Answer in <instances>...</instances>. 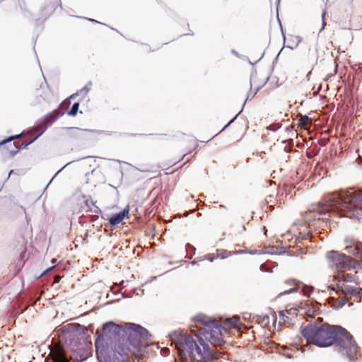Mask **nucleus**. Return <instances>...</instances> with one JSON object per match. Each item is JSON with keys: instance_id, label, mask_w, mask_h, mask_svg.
<instances>
[{"instance_id": "1", "label": "nucleus", "mask_w": 362, "mask_h": 362, "mask_svg": "<svg viewBox=\"0 0 362 362\" xmlns=\"http://www.w3.org/2000/svg\"><path fill=\"white\" fill-rule=\"evenodd\" d=\"M199 333L196 334L197 341L189 336H183L175 331L170 334V340L176 344L177 351L181 357L180 362H214L221 356V353L211 349L207 342L213 346H222L225 341L222 337V329L225 328L216 321L203 314L193 318Z\"/></svg>"}, {"instance_id": "2", "label": "nucleus", "mask_w": 362, "mask_h": 362, "mask_svg": "<svg viewBox=\"0 0 362 362\" xmlns=\"http://www.w3.org/2000/svg\"><path fill=\"white\" fill-rule=\"evenodd\" d=\"M300 333L308 341L319 347L334 345L338 352L350 361H356L359 356V348L352 335L341 326L309 323L300 327Z\"/></svg>"}, {"instance_id": "3", "label": "nucleus", "mask_w": 362, "mask_h": 362, "mask_svg": "<svg viewBox=\"0 0 362 362\" xmlns=\"http://www.w3.org/2000/svg\"><path fill=\"white\" fill-rule=\"evenodd\" d=\"M128 345L139 349L143 346L142 341L137 334H133V328H129L127 323L124 327L116 325L113 322H107L103 325L101 337L95 341V351L99 362L102 358L106 361L110 357V352L122 356Z\"/></svg>"}, {"instance_id": "4", "label": "nucleus", "mask_w": 362, "mask_h": 362, "mask_svg": "<svg viewBox=\"0 0 362 362\" xmlns=\"http://www.w3.org/2000/svg\"><path fill=\"white\" fill-rule=\"evenodd\" d=\"M317 213L320 215L336 213L339 217L362 219V191L349 188L332 192L325 198V204L319 205Z\"/></svg>"}, {"instance_id": "5", "label": "nucleus", "mask_w": 362, "mask_h": 362, "mask_svg": "<svg viewBox=\"0 0 362 362\" xmlns=\"http://www.w3.org/2000/svg\"><path fill=\"white\" fill-rule=\"evenodd\" d=\"M70 358L74 362H82L92 354L91 343L82 334L70 348Z\"/></svg>"}, {"instance_id": "6", "label": "nucleus", "mask_w": 362, "mask_h": 362, "mask_svg": "<svg viewBox=\"0 0 362 362\" xmlns=\"http://www.w3.org/2000/svg\"><path fill=\"white\" fill-rule=\"evenodd\" d=\"M326 257L333 264L331 267L348 270L356 268V262L352 258L338 251H329L327 252Z\"/></svg>"}, {"instance_id": "7", "label": "nucleus", "mask_w": 362, "mask_h": 362, "mask_svg": "<svg viewBox=\"0 0 362 362\" xmlns=\"http://www.w3.org/2000/svg\"><path fill=\"white\" fill-rule=\"evenodd\" d=\"M328 288L335 291L337 293H341L344 295L362 296V288H358L349 285H341L337 283L336 285L329 286Z\"/></svg>"}, {"instance_id": "8", "label": "nucleus", "mask_w": 362, "mask_h": 362, "mask_svg": "<svg viewBox=\"0 0 362 362\" xmlns=\"http://www.w3.org/2000/svg\"><path fill=\"white\" fill-rule=\"evenodd\" d=\"M127 326L129 328H133V334L134 335L137 334L142 341H147L151 337L148 331L139 325L129 322L127 323Z\"/></svg>"}, {"instance_id": "9", "label": "nucleus", "mask_w": 362, "mask_h": 362, "mask_svg": "<svg viewBox=\"0 0 362 362\" xmlns=\"http://www.w3.org/2000/svg\"><path fill=\"white\" fill-rule=\"evenodd\" d=\"M334 281L338 282H354L358 284V277L355 275L344 273V272L338 271L337 273L333 276Z\"/></svg>"}, {"instance_id": "10", "label": "nucleus", "mask_w": 362, "mask_h": 362, "mask_svg": "<svg viewBox=\"0 0 362 362\" xmlns=\"http://www.w3.org/2000/svg\"><path fill=\"white\" fill-rule=\"evenodd\" d=\"M129 211V206H127L120 212L114 214L109 219L110 224L112 226L119 224V223H121L123 221L124 217L128 215Z\"/></svg>"}, {"instance_id": "11", "label": "nucleus", "mask_w": 362, "mask_h": 362, "mask_svg": "<svg viewBox=\"0 0 362 362\" xmlns=\"http://www.w3.org/2000/svg\"><path fill=\"white\" fill-rule=\"evenodd\" d=\"M59 116L60 112L58 110H54L52 113L47 115L42 120L47 127H49Z\"/></svg>"}, {"instance_id": "12", "label": "nucleus", "mask_w": 362, "mask_h": 362, "mask_svg": "<svg viewBox=\"0 0 362 362\" xmlns=\"http://www.w3.org/2000/svg\"><path fill=\"white\" fill-rule=\"evenodd\" d=\"M47 127L42 120L34 126L33 130L38 132L37 135L35 137L36 140L47 130Z\"/></svg>"}, {"instance_id": "13", "label": "nucleus", "mask_w": 362, "mask_h": 362, "mask_svg": "<svg viewBox=\"0 0 362 362\" xmlns=\"http://www.w3.org/2000/svg\"><path fill=\"white\" fill-rule=\"evenodd\" d=\"M35 141H36V139L34 137L32 140H30L28 143H22L20 146H17L16 143H13L11 145H13L16 148V151H13L12 150L10 151V153H11V156H15L19 149L26 148L29 145L33 144Z\"/></svg>"}, {"instance_id": "14", "label": "nucleus", "mask_w": 362, "mask_h": 362, "mask_svg": "<svg viewBox=\"0 0 362 362\" xmlns=\"http://www.w3.org/2000/svg\"><path fill=\"white\" fill-rule=\"evenodd\" d=\"M54 362H69L67 356L61 351H57L53 354Z\"/></svg>"}, {"instance_id": "15", "label": "nucleus", "mask_w": 362, "mask_h": 362, "mask_svg": "<svg viewBox=\"0 0 362 362\" xmlns=\"http://www.w3.org/2000/svg\"><path fill=\"white\" fill-rule=\"evenodd\" d=\"M79 109V103H75L73 104L70 110L68 112V115L72 117H74L77 115Z\"/></svg>"}, {"instance_id": "16", "label": "nucleus", "mask_w": 362, "mask_h": 362, "mask_svg": "<svg viewBox=\"0 0 362 362\" xmlns=\"http://www.w3.org/2000/svg\"><path fill=\"white\" fill-rule=\"evenodd\" d=\"M297 291H298V288L297 287H292L291 288L286 289V290L279 293V294L277 296V298H280V297H281V296H283L284 295L290 294V293L296 292Z\"/></svg>"}, {"instance_id": "17", "label": "nucleus", "mask_w": 362, "mask_h": 362, "mask_svg": "<svg viewBox=\"0 0 362 362\" xmlns=\"http://www.w3.org/2000/svg\"><path fill=\"white\" fill-rule=\"evenodd\" d=\"M19 136H20V135H15V136H10L7 139L4 140L1 142H0V146L4 145V144H5L6 143H10L12 141L18 139Z\"/></svg>"}, {"instance_id": "18", "label": "nucleus", "mask_w": 362, "mask_h": 362, "mask_svg": "<svg viewBox=\"0 0 362 362\" xmlns=\"http://www.w3.org/2000/svg\"><path fill=\"white\" fill-rule=\"evenodd\" d=\"M242 109H243V107ZM242 111L243 110H241L230 121H229V122L222 129L220 132L226 129L231 123H233Z\"/></svg>"}, {"instance_id": "19", "label": "nucleus", "mask_w": 362, "mask_h": 362, "mask_svg": "<svg viewBox=\"0 0 362 362\" xmlns=\"http://www.w3.org/2000/svg\"><path fill=\"white\" fill-rule=\"evenodd\" d=\"M280 127L281 126L279 124H274L269 125L267 127V129L271 131L275 132V131L278 130L280 128Z\"/></svg>"}, {"instance_id": "20", "label": "nucleus", "mask_w": 362, "mask_h": 362, "mask_svg": "<svg viewBox=\"0 0 362 362\" xmlns=\"http://www.w3.org/2000/svg\"><path fill=\"white\" fill-rule=\"evenodd\" d=\"M269 317L267 315H264L262 317L258 316V322L259 323L264 322H269Z\"/></svg>"}, {"instance_id": "21", "label": "nucleus", "mask_w": 362, "mask_h": 362, "mask_svg": "<svg viewBox=\"0 0 362 362\" xmlns=\"http://www.w3.org/2000/svg\"><path fill=\"white\" fill-rule=\"evenodd\" d=\"M90 91V88L88 87V86L83 87L81 88L79 91L81 94L86 95Z\"/></svg>"}, {"instance_id": "22", "label": "nucleus", "mask_w": 362, "mask_h": 362, "mask_svg": "<svg viewBox=\"0 0 362 362\" xmlns=\"http://www.w3.org/2000/svg\"><path fill=\"white\" fill-rule=\"evenodd\" d=\"M348 300H349V299L346 297H343V298H340L339 303H340L341 307L346 305V303L348 302Z\"/></svg>"}, {"instance_id": "23", "label": "nucleus", "mask_w": 362, "mask_h": 362, "mask_svg": "<svg viewBox=\"0 0 362 362\" xmlns=\"http://www.w3.org/2000/svg\"><path fill=\"white\" fill-rule=\"evenodd\" d=\"M71 163H68L66 165H65L62 168H61L59 170H58L57 172V173L54 175V176L52 178V180L49 182L48 185H47V187L52 182L53 179L66 167L69 164H70Z\"/></svg>"}, {"instance_id": "24", "label": "nucleus", "mask_w": 362, "mask_h": 362, "mask_svg": "<svg viewBox=\"0 0 362 362\" xmlns=\"http://www.w3.org/2000/svg\"><path fill=\"white\" fill-rule=\"evenodd\" d=\"M205 258L206 259H208L209 261L210 262H213L214 259L216 258L215 256L214 255H211V254H209L205 256Z\"/></svg>"}, {"instance_id": "25", "label": "nucleus", "mask_w": 362, "mask_h": 362, "mask_svg": "<svg viewBox=\"0 0 362 362\" xmlns=\"http://www.w3.org/2000/svg\"><path fill=\"white\" fill-rule=\"evenodd\" d=\"M238 322V317H233V319L230 321V324L233 326H237V323Z\"/></svg>"}, {"instance_id": "26", "label": "nucleus", "mask_w": 362, "mask_h": 362, "mask_svg": "<svg viewBox=\"0 0 362 362\" xmlns=\"http://www.w3.org/2000/svg\"><path fill=\"white\" fill-rule=\"evenodd\" d=\"M310 118L308 117V116L307 115H304L302 118H301V122H304V123H307L308 122Z\"/></svg>"}, {"instance_id": "27", "label": "nucleus", "mask_w": 362, "mask_h": 362, "mask_svg": "<svg viewBox=\"0 0 362 362\" xmlns=\"http://www.w3.org/2000/svg\"><path fill=\"white\" fill-rule=\"evenodd\" d=\"M325 16V13L324 12V13L322 14V28H321V30H320V32L324 29V28H325V25H326V23H325V20H324Z\"/></svg>"}, {"instance_id": "28", "label": "nucleus", "mask_w": 362, "mask_h": 362, "mask_svg": "<svg viewBox=\"0 0 362 362\" xmlns=\"http://www.w3.org/2000/svg\"><path fill=\"white\" fill-rule=\"evenodd\" d=\"M294 282L293 280H288L285 281V284L286 285H291Z\"/></svg>"}, {"instance_id": "29", "label": "nucleus", "mask_w": 362, "mask_h": 362, "mask_svg": "<svg viewBox=\"0 0 362 362\" xmlns=\"http://www.w3.org/2000/svg\"><path fill=\"white\" fill-rule=\"evenodd\" d=\"M88 21H90V22H93V23H100V22L97 21L95 19H93V18H86ZM100 24H102L100 23Z\"/></svg>"}, {"instance_id": "30", "label": "nucleus", "mask_w": 362, "mask_h": 362, "mask_svg": "<svg viewBox=\"0 0 362 362\" xmlns=\"http://www.w3.org/2000/svg\"><path fill=\"white\" fill-rule=\"evenodd\" d=\"M78 95V93H74V94H72V95L70 96L69 99H74V98H76V96H77Z\"/></svg>"}, {"instance_id": "31", "label": "nucleus", "mask_w": 362, "mask_h": 362, "mask_svg": "<svg viewBox=\"0 0 362 362\" xmlns=\"http://www.w3.org/2000/svg\"><path fill=\"white\" fill-rule=\"evenodd\" d=\"M78 95V93H74V94H72V95L70 96L69 99H74V98H76V96H77Z\"/></svg>"}, {"instance_id": "32", "label": "nucleus", "mask_w": 362, "mask_h": 362, "mask_svg": "<svg viewBox=\"0 0 362 362\" xmlns=\"http://www.w3.org/2000/svg\"><path fill=\"white\" fill-rule=\"evenodd\" d=\"M231 52H232V53H233L234 55H235V56H237V57H239V55H238V52H237L235 50L233 49Z\"/></svg>"}, {"instance_id": "33", "label": "nucleus", "mask_w": 362, "mask_h": 362, "mask_svg": "<svg viewBox=\"0 0 362 362\" xmlns=\"http://www.w3.org/2000/svg\"><path fill=\"white\" fill-rule=\"evenodd\" d=\"M54 9V6H52L50 8H49V11H53Z\"/></svg>"}, {"instance_id": "34", "label": "nucleus", "mask_w": 362, "mask_h": 362, "mask_svg": "<svg viewBox=\"0 0 362 362\" xmlns=\"http://www.w3.org/2000/svg\"><path fill=\"white\" fill-rule=\"evenodd\" d=\"M56 262H57V259H52V264H54Z\"/></svg>"}, {"instance_id": "35", "label": "nucleus", "mask_w": 362, "mask_h": 362, "mask_svg": "<svg viewBox=\"0 0 362 362\" xmlns=\"http://www.w3.org/2000/svg\"><path fill=\"white\" fill-rule=\"evenodd\" d=\"M13 173V170H11L10 172H9V174H8V177L11 175V173Z\"/></svg>"}, {"instance_id": "36", "label": "nucleus", "mask_w": 362, "mask_h": 362, "mask_svg": "<svg viewBox=\"0 0 362 362\" xmlns=\"http://www.w3.org/2000/svg\"><path fill=\"white\" fill-rule=\"evenodd\" d=\"M263 54L260 57V58L257 61L259 62L261 59H262Z\"/></svg>"}, {"instance_id": "37", "label": "nucleus", "mask_w": 362, "mask_h": 362, "mask_svg": "<svg viewBox=\"0 0 362 362\" xmlns=\"http://www.w3.org/2000/svg\"><path fill=\"white\" fill-rule=\"evenodd\" d=\"M187 246H189V247H191L194 248L193 246H192V245H189V244L187 245Z\"/></svg>"}, {"instance_id": "38", "label": "nucleus", "mask_w": 362, "mask_h": 362, "mask_svg": "<svg viewBox=\"0 0 362 362\" xmlns=\"http://www.w3.org/2000/svg\"><path fill=\"white\" fill-rule=\"evenodd\" d=\"M258 91H259V89H257L256 92H255V94H257V92H258Z\"/></svg>"}, {"instance_id": "39", "label": "nucleus", "mask_w": 362, "mask_h": 362, "mask_svg": "<svg viewBox=\"0 0 362 362\" xmlns=\"http://www.w3.org/2000/svg\"><path fill=\"white\" fill-rule=\"evenodd\" d=\"M258 91H259V89H257L256 92H255V94H257V92H258Z\"/></svg>"}, {"instance_id": "40", "label": "nucleus", "mask_w": 362, "mask_h": 362, "mask_svg": "<svg viewBox=\"0 0 362 362\" xmlns=\"http://www.w3.org/2000/svg\"><path fill=\"white\" fill-rule=\"evenodd\" d=\"M258 91H259V89H257L256 92H255V94H257V92H258Z\"/></svg>"}, {"instance_id": "41", "label": "nucleus", "mask_w": 362, "mask_h": 362, "mask_svg": "<svg viewBox=\"0 0 362 362\" xmlns=\"http://www.w3.org/2000/svg\"><path fill=\"white\" fill-rule=\"evenodd\" d=\"M262 267H263V265H261V266H260V269H261V270H262V269H262Z\"/></svg>"}, {"instance_id": "42", "label": "nucleus", "mask_w": 362, "mask_h": 362, "mask_svg": "<svg viewBox=\"0 0 362 362\" xmlns=\"http://www.w3.org/2000/svg\"><path fill=\"white\" fill-rule=\"evenodd\" d=\"M323 219H329L328 217H325V218H322Z\"/></svg>"}, {"instance_id": "43", "label": "nucleus", "mask_w": 362, "mask_h": 362, "mask_svg": "<svg viewBox=\"0 0 362 362\" xmlns=\"http://www.w3.org/2000/svg\"><path fill=\"white\" fill-rule=\"evenodd\" d=\"M91 84H92V83H91V82H89V83H88V86H90Z\"/></svg>"}, {"instance_id": "44", "label": "nucleus", "mask_w": 362, "mask_h": 362, "mask_svg": "<svg viewBox=\"0 0 362 362\" xmlns=\"http://www.w3.org/2000/svg\"><path fill=\"white\" fill-rule=\"evenodd\" d=\"M246 102H247V100H245L243 106L245 105V103H246Z\"/></svg>"}, {"instance_id": "45", "label": "nucleus", "mask_w": 362, "mask_h": 362, "mask_svg": "<svg viewBox=\"0 0 362 362\" xmlns=\"http://www.w3.org/2000/svg\"><path fill=\"white\" fill-rule=\"evenodd\" d=\"M246 102H247V100H245L243 106L245 105V103H246Z\"/></svg>"}, {"instance_id": "46", "label": "nucleus", "mask_w": 362, "mask_h": 362, "mask_svg": "<svg viewBox=\"0 0 362 362\" xmlns=\"http://www.w3.org/2000/svg\"><path fill=\"white\" fill-rule=\"evenodd\" d=\"M192 264H195V262L194 261L192 262Z\"/></svg>"}]
</instances>
